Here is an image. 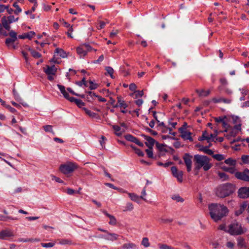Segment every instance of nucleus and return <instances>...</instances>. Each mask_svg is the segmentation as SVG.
<instances>
[{
  "instance_id": "nucleus-1",
  "label": "nucleus",
  "mask_w": 249,
  "mask_h": 249,
  "mask_svg": "<svg viewBox=\"0 0 249 249\" xmlns=\"http://www.w3.org/2000/svg\"><path fill=\"white\" fill-rule=\"evenodd\" d=\"M210 214L212 219L217 222L227 215L229 210L227 207L223 204L213 203L209 205Z\"/></svg>"
},
{
  "instance_id": "nucleus-2",
  "label": "nucleus",
  "mask_w": 249,
  "mask_h": 249,
  "mask_svg": "<svg viewBox=\"0 0 249 249\" xmlns=\"http://www.w3.org/2000/svg\"><path fill=\"white\" fill-rule=\"evenodd\" d=\"M194 160L196 170H199L202 167L204 171H208L212 166L210 159L206 156L196 155L194 156Z\"/></svg>"
},
{
  "instance_id": "nucleus-3",
  "label": "nucleus",
  "mask_w": 249,
  "mask_h": 249,
  "mask_svg": "<svg viewBox=\"0 0 249 249\" xmlns=\"http://www.w3.org/2000/svg\"><path fill=\"white\" fill-rule=\"evenodd\" d=\"M231 186L229 184H225L219 186L215 191L216 195L220 198H224L232 193Z\"/></svg>"
},
{
  "instance_id": "nucleus-4",
  "label": "nucleus",
  "mask_w": 249,
  "mask_h": 249,
  "mask_svg": "<svg viewBox=\"0 0 249 249\" xmlns=\"http://www.w3.org/2000/svg\"><path fill=\"white\" fill-rule=\"evenodd\" d=\"M245 230L241 224L237 221H234L228 226V232L232 235H238L243 233Z\"/></svg>"
},
{
  "instance_id": "nucleus-5",
  "label": "nucleus",
  "mask_w": 249,
  "mask_h": 249,
  "mask_svg": "<svg viewBox=\"0 0 249 249\" xmlns=\"http://www.w3.org/2000/svg\"><path fill=\"white\" fill-rule=\"evenodd\" d=\"M57 87L65 98L67 99L71 102H74L79 107L83 108L85 104L82 100L75 99L74 97H70L69 93L66 91L64 86L58 84Z\"/></svg>"
},
{
  "instance_id": "nucleus-6",
  "label": "nucleus",
  "mask_w": 249,
  "mask_h": 249,
  "mask_svg": "<svg viewBox=\"0 0 249 249\" xmlns=\"http://www.w3.org/2000/svg\"><path fill=\"white\" fill-rule=\"evenodd\" d=\"M78 167V165L75 163L68 162L60 165L59 170L63 174L68 175L72 173Z\"/></svg>"
},
{
  "instance_id": "nucleus-7",
  "label": "nucleus",
  "mask_w": 249,
  "mask_h": 249,
  "mask_svg": "<svg viewBox=\"0 0 249 249\" xmlns=\"http://www.w3.org/2000/svg\"><path fill=\"white\" fill-rule=\"evenodd\" d=\"M92 50V48L89 44L83 43L76 48V52L80 58H84L88 52Z\"/></svg>"
},
{
  "instance_id": "nucleus-8",
  "label": "nucleus",
  "mask_w": 249,
  "mask_h": 249,
  "mask_svg": "<svg viewBox=\"0 0 249 249\" xmlns=\"http://www.w3.org/2000/svg\"><path fill=\"white\" fill-rule=\"evenodd\" d=\"M18 17L15 18L13 15H10L7 17H3L1 18V23L3 27L7 30L9 31L10 29V24L18 20Z\"/></svg>"
},
{
  "instance_id": "nucleus-9",
  "label": "nucleus",
  "mask_w": 249,
  "mask_h": 249,
  "mask_svg": "<svg viewBox=\"0 0 249 249\" xmlns=\"http://www.w3.org/2000/svg\"><path fill=\"white\" fill-rule=\"evenodd\" d=\"M43 69L44 71L48 75V79L50 81L53 80L57 70L54 65L52 66L47 65Z\"/></svg>"
},
{
  "instance_id": "nucleus-10",
  "label": "nucleus",
  "mask_w": 249,
  "mask_h": 249,
  "mask_svg": "<svg viewBox=\"0 0 249 249\" xmlns=\"http://www.w3.org/2000/svg\"><path fill=\"white\" fill-rule=\"evenodd\" d=\"M235 177L238 179L244 181H249V170L245 169L243 171H237L235 173Z\"/></svg>"
},
{
  "instance_id": "nucleus-11",
  "label": "nucleus",
  "mask_w": 249,
  "mask_h": 249,
  "mask_svg": "<svg viewBox=\"0 0 249 249\" xmlns=\"http://www.w3.org/2000/svg\"><path fill=\"white\" fill-rule=\"evenodd\" d=\"M15 236L14 232L10 229H5L0 231V239H5L7 238L13 237Z\"/></svg>"
},
{
  "instance_id": "nucleus-12",
  "label": "nucleus",
  "mask_w": 249,
  "mask_h": 249,
  "mask_svg": "<svg viewBox=\"0 0 249 249\" xmlns=\"http://www.w3.org/2000/svg\"><path fill=\"white\" fill-rule=\"evenodd\" d=\"M179 131L181 134V137L185 140H189L193 141V138L191 137V133L185 130L183 127H181L179 129Z\"/></svg>"
},
{
  "instance_id": "nucleus-13",
  "label": "nucleus",
  "mask_w": 249,
  "mask_h": 249,
  "mask_svg": "<svg viewBox=\"0 0 249 249\" xmlns=\"http://www.w3.org/2000/svg\"><path fill=\"white\" fill-rule=\"evenodd\" d=\"M238 196L240 198H247L249 197V187H244L240 188L238 192Z\"/></svg>"
},
{
  "instance_id": "nucleus-14",
  "label": "nucleus",
  "mask_w": 249,
  "mask_h": 249,
  "mask_svg": "<svg viewBox=\"0 0 249 249\" xmlns=\"http://www.w3.org/2000/svg\"><path fill=\"white\" fill-rule=\"evenodd\" d=\"M171 171L174 177L176 178L179 182L182 181L183 173L181 171H178L176 167L173 166L171 168Z\"/></svg>"
},
{
  "instance_id": "nucleus-15",
  "label": "nucleus",
  "mask_w": 249,
  "mask_h": 249,
  "mask_svg": "<svg viewBox=\"0 0 249 249\" xmlns=\"http://www.w3.org/2000/svg\"><path fill=\"white\" fill-rule=\"evenodd\" d=\"M113 128L116 135L118 137L121 136L124 131V123L121 124V126L114 125L113 126Z\"/></svg>"
},
{
  "instance_id": "nucleus-16",
  "label": "nucleus",
  "mask_w": 249,
  "mask_h": 249,
  "mask_svg": "<svg viewBox=\"0 0 249 249\" xmlns=\"http://www.w3.org/2000/svg\"><path fill=\"white\" fill-rule=\"evenodd\" d=\"M191 157L188 154H186L183 158L184 162L187 167V170L188 172H190L192 169V160Z\"/></svg>"
},
{
  "instance_id": "nucleus-17",
  "label": "nucleus",
  "mask_w": 249,
  "mask_h": 249,
  "mask_svg": "<svg viewBox=\"0 0 249 249\" xmlns=\"http://www.w3.org/2000/svg\"><path fill=\"white\" fill-rule=\"evenodd\" d=\"M117 99L118 102L117 104L114 106V107H120V111L122 113H124V101L123 99H122L121 97H118Z\"/></svg>"
},
{
  "instance_id": "nucleus-18",
  "label": "nucleus",
  "mask_w": 249,
  "mask_h": 249,
  "mask_svg": "<svg viewBox=\"0 0 249 249\" xmlns=\"http://www.w3.org/2000/svg\"><path fill=\"white\" fill-rule=\"evenodd\" d=\"M144 137L145 140H146V145L149 148H152V147L155 142V140L149 136H145Z\"/></svg>"
},
{
  "instance_id": "nucleus-19",
  "label": "nucleus",
  "mask_w": 249,
  "mask_h": 249,
  "mask_svg": "<svg viewBox=\"0 0 249 249\" xmlns=\"http://www.w3.org/2000/svg\"><path fill=\"white\" fill-rule=\"evenodd\" d=\"M82 109L85 111V112L90 117L92 118L99 119V116L96 113H94L91 110L87 109L85 107H83Z\"/></svg>"
},
{
  "instance_id": "nucleus-20",
  "label": "nucleus",
  "mask_w": 249,
  "mask_h": 249,
  "mask_svg": "<svg viewBox=\"0 0 249 249\" xmlns=\"http://www.w3.org/2000/svg\"><path fill=\"white\" fill-rule=\"evenodd\" d=\"M35 33L34 31H30L23 35H19L18 37L20 39L28 38L31 39L35 35Z\"/></svg>"
},
{
  "instance_id": "nucleus-21",
  "label": "nucleus",
  "mask_w": 249,
  "mask_h": 249,
  "mask_svg": "<svg viewBox=\"0 0 249 249\" xmlns=\"http://www.w3.org/2000/svg\"><path fill=\"white\" fill-rule=\"evenodd\" d=\"M128 196L130 198L131 200L137 202L138 204L141 203V200L140 196L134 193H128Z\"/></svg>"
},
{
  "instance_id": "nucleus-22",
  "label": "nucleus",
  "mask_w": 249,
  "mask_h": 249,
  "mask_svg": "<svg viewBox=\"0 0 249 249\" xmlns=\"http://www.w3.org/2000/svg\"><path fill=\"white\" fill-rule=\"evenodd\" d=\"M104 237L106 240L113 241L117 239L118 235L115 233H111L107 232Z\"/></svg>"
},
{
  "instance_id": "nucleus-23",
  "label": "nucleus",
  "mask_w": 249,
  "mask_h": 249,
  "mask_svg": "<svg viewBox=\"0 0 249 249\" xmlns=\"http://www.w3.org/2000/svg\"><path fill=\"white\" fill-rule=\"evenodd\" d=\"M104 213L109 218L110 220L108 223L110 225H114L116 224V220L114 216L108 213L106 211L104 212Z\"/></svg>"
},
{
  "instance_id": "nucleus-24",
  "label": "nucleus",
  "mask_w": 249,
  "mask_h": 249,
  "mask_svg": "<svg viewBox=\"0 0 249 249\" xmlns=\"http://www.w3.org/2000/svg\"><path fill=\"white\" fill-rule=\"evenodd\" d=\"M237 246L240 249L246 248V243L245 240L241 237H239L237 239Z\"/></svg>"
},
{
  "instance_id": "nucleus-25",
  "label": "nucleus",
  "mask_w": 249,
  "mask_h": 249,
  "mask_svg": "<svg viewBox=\"0 0 249 249\" xmlns=\"http://www.w3.org/2000/svg\"><path fill=\"white\" fill-rule=\"evenodd\" d=\"M143 95V92L142 90H135L133 93L130 94V95L134 98L142 97Z\"/></svg>"
},
{
  "instance_id": "nucleus-26",
  "label": "nucleus",
  "mask_w": 249,
  "mask_h": 249,
  "mask_svg": "<svg viewBox=\"0 0 249 249\" xmlns=\"http://www.w3.org/2000/svg\"><path fill=\"white\" fill-rule=\"evenodd\" d=\"M55 53L59 55L62 58H65L67 57V54L63 49L60 48H57L55 50Z\"/></svg>"
},
{
  "instance_id": "nucleus-27",
  "label": "nucleus",
  "mask_w": 249,
  "mask_h": 249,
  "mask_svg": "<svg viewBox=\"0 0 249 249\" xmlns=\"http://www.w3.org/2000/svg\"><path fill=\"white\" fill-rule=\"evenodd\" d=\"M196 92L199 94L200 96H207L210 93V90H208L207 91L204 90V89H196Z\"/></svg>"
},
{
  "instance_id": "nucleus-28",
  "label": "nucleus",
  "mask_w": 249,
  "mask_h": 249,
  "mask_svg": "<svg viewBox=\"0 0 249 249\" xmlns=\"http://www.w3.org/2000/svg\"><path fill=\"white\" fill-rule=\"evenodd\" d=\"M137 246L134 243L127 242L125 243V249H137Z\"/></svg>"
},
{
  "instance_id": "nucleus-29",
  "label": "nucleus",
  "mask_w": 249,
  "mask_h": 249,
  "mask_svg": "<svg viewBox=\"0 0 249 249\" xmlns=\"http://www.w3.org/2000/svg\"><path fill=\"white\" fill-rule=\"evenodd\" d=\"M13 6L16 8V10L14 11V13L15 15H18L21 12L22 9L19 7L17 2L14 3Z\"/></svg>"
},
{
  "instance_id": "nucleus-30",
  "label": "nucleus",
  "mask_w": 249,
  "mask_h": 249,
  "mask_svg": "<svg viewBox=\"0 0 249 249\" xmlns=\"http://www.w3.org/2000/svg\"><path fill=\"white\" fill-rule=\"evenodd\" d=\"M216 135H217L216 133L215 134H209L206 131V136H207V137L209 138V139H206V140L207 141V142H213V141H214V139H215V137L216 136Z\"/></svg>"
},
{
  "instance_id": "nucleus-31",
  "label": "nucleus",
  "mask_w": 249,
  "mask_h": 249,
  "mask_svg": "<svg viewBox=\"0 0 249 249\" xmlns=\"http://www.w3.org/2000/svg\"><path fill=\"white\" fill-rule=\"evenodd\" d=\"M172 199H173L174 200L176 201L177 202L182 203L184 201V199L183 198H182L181 197H180L178 195H174L172 196Z\"/></svg>"
},
{
  "instance_id": "nucleus-32",
  "label": "nucleus",
  "mask_w": 249,
  "mask_h": 249,
  "mask_svg": "<svg viewBox=\"0 0 249 249\" xmlns=\"http://www.w3.org/2000/svg\"><path fill=\"white\" fill-rule=\"evenodd\" d=\"M43 128L44 130V131L46 132H50L53 133V134H54L53 129V126L51 125H44L43 126Z\"/></svg>"
},
{
  "instance_id": "nucleus-33",
  "label": "nucleus",
  "mask_w": 249,
  "mask_h": 249,
  "mask_svg": "<svg viewBox=\"0 0 249 249\" xmlns=\"http://www.w3.org/2000/svg\"><path fill=\"white\" fill-rule=\"evenodd\" d=\"M200 150L210 155H213V150L209 149L207 146L202 147L200 148Z\"/></svg>"
},
{
  "instance_id": "nucleus-34",
  "label": "nucleus",
  "mask_w": 249,
  "mask_h": 249,
  "mask_svg": "<svg viewBox=\"0 0 249 249\" xmlns=\"http://www.w3.org/2000/svg\"><path fill=\"white\" fill-rule=\"evenodd\" d=\"M29 51H30L31 54L32 55V56L35 58H39L41 56L40 53H39L38 52H37L33 49H29Z\"/></svg>"
},
{
  "instance_id": "nucleus-35",
  "label": "nucleus",
  "mask_w": 249,
  "mask_h": 249,
  "mask_svg": "<svg viewBox=\"0 0 249 249\" xmlns=\"http://www.w3.org/2000/svg\"><path fill=\"white\" fill-rule=\"evenodd\" d=\"M106 70L107 71V73L109 75L111 78H114V76L113 74L114 72V70L111 67H106Z\"/></svg>"
},
{
  "instance_id": "nucleus-36",
  "label": "nucleus",
  "mask_w": 249,
  "mask_h": 249,
  "mask_svg": "<svg viewBox=\"0 0 249 249\" xmlns=\"http://www.w3.org/2000/svg\"><path fill=\"white\" fill-rule=\"evenodd\" d=\"M59 243L60 245H71V244H72L71 241L69 239H63L59 240Z\"/></svg>"
},
{
  "instance_id": "nucleus-37",
  "label": "nucleus",
  "mask_w": 249,
  "mask_h": 249,
  "mask_svg": "<svg viewBox=\"0 0 249 249\" xmlns=\"http://www.w3.org/2000/svg\"><path fill=\"white\" fill-rule=\"evenodd\" d=\"M13 95L14 96L15 99L18 102L21 103L22 101V99L20 97L19 95L17 93L15 89L13 90Z\"/></svg>"
},
{
  "instance_id": "nucleus-38",
  "label": "nucleus",
  "mask_w": 249,
  "mask_h": 249,
  "mask_svg": "<svg viewBox=\"0 0 249 249\" xmlns=\"http://www.w3.org/2000/svg\"><path fill=\"white\" fill-rule=\"evenodd\" d=\"M224 162L226 164L231 166H234L236 164V161L231 158L226 160Z\"/></svg>"
},
{
  "instance_id": "nucleus-39",
  "label": "nucleus",
  "mask_w": 249,
  "mask_h": 249,
  "mask_svg": "<svg viewBox=\"0 0 249 249\" xmlns=\"http://www.w3.org/2000/svg\"><path fill=\"white\" fill-rule=\"evenodd\" d=\"M134 209V206L131 202H127L125 205V211H131Z\"/></svg>"
},
{
  "instance_id": "nucleus-40",
  "label": "nucleus",
  "mask_w": 249,
  "mask_h": 249,
  "mask_svg": "<svg viewBox=\"0 0 249 249\" xmlns=\"http://www.w3.org/2000/svg\"><path fill=\"white\" fill-rule=\"evenodd\" d=\"M16 40L12 38H7L6 39L5 44L8 47H9L10 45H13Z\"/></svg>"
},
{
  "instance_id": "nucleus-41",
  "label": "nucleus",
  "mask_w": 249,
  "mask_h": 249,
  "mask_svg": "<svg viewBox=\"0 0 249 249\" xmlns=\"http://www.w3.org/2000/svg\"><path fill=\"white\" fill-rule=\"evenodd\" d=\"M226 246L229 249H233L235 244L231 241H228L226 243Z\"/></svg>"
},
{
  "instance_id": "nucleus-42",
  "label": "nucleus",
  "mask_w": 249,
  "mask_h": 249,
  "mask_svg": "<svg viewBox=\"0 0 249 249\" xmlns=\"http://www.w3.org/2000/svg\"><path fill=\"white\" fill-rule=\"evenodd\" d=\"M142 244L145 248L148 247L150 246L148 239L146 237L143 238L142 241Z\"/></svg>"
},
{
  "instance_id": "nucleus-43",
  "label": "nucleus",
  "mask_w": 249,
  "mask_h": 249,
  "mask_svg": "<svg viewBox=\"0 0 249 249\" xmlns=\"http://www.w3.org/2000/svg\"><path fill=\"white\" fill-rule=\"evenodd\" d=\"M137 138L132 136L131 135L127 134L125 135V140L135 142V141L136 140Z\"/></svg>"
},
{
  "instance_id": "nucleus-44",
  "label": "nucleus",
  "mask_w": 249,
  "mask_h": 249,
  "mask_svg": "<svg viewBox=\"0 0 249 249\" xmlns=\"http://www.w3.org/2000/svg\"><path fill=\"white\" fill-rule=\"evenodd\" d=\"M213 157L214 159L218 161H221L224 159V157L223 155L221 154H215L213 155Z\"/></svg>"
},
{
  "instance_id": "nucleus-45",
  "label": "nucleus",
  "mask_w": 249,
  "mask_h": 249,
  "mask_svg": "<svg viewBox=\"0 0 249 249\" xmlns=\"http://www.w3.org/2000/svg\"><path fill=\"white\" fill-rule=\"evenodd\" d=\"M218 175L219 178L221 179L222 180H226L228 179V176L224 173L219 172Z\"/></svg>"
},
{
  "instance_id": "nucleus-46",
  "label": "nucleus",
  "mask_w": 249,
  "mask_h": 249,
  "mask_svg": "<svg viewBox=\"0 0 249 249\" xmlns=\"http://www.w3.org/2000/svg\"><path fill=\"white\" fill-rule=\"evenodd\" d=\"M76 84L80 87L82 86L83 85H84L85 87H87V82L85 81V78H83L82 80L80 81L76 82Z\"/></svg>"
},
{
  "instance_id": "nucleus-47",
  "label": "nucleus",
  "mask_w": 249,
  "mask_h": 249,
  "mask_svg": "<svg viewBox=\"0 0 249 249\" xmlns=\"http://www.w3.org/2000/svg\"><path fill=\"white\" fill-rule=\"evenodd\" d=\"M41 246L44 248H51L54 246V243H41Z\"/></svg>"
},
{
  "instance_id": "nucleus-48",
  "label": "nucleus",
  "mask_w": 249,
  "mask_h": 249,
  "mask_svg": "<svg viewBox=\"0 0 249 249\" xmlns=\"http://www.w3.org/2000/svg\"><path fill=\"white\" fill-rule=\"evenodd\" d=\"M141 194H142L141 196H140V198L141 199H142V200L146 201V199L145 197V196H146L147 194H146V190H145V188H144L142 189V193H141Z\"/></svg>"
},
{
  "instance_id": "nucleus-49",
  "label": "nucleus",
  "mask_w": 249,
  "mask_h": 249,
  "mask_svg": "<svg viewBox=\"0 0 249 249\" xmlns=\"http://www.w3.org/2000/svg\"><path fill=\"white\" fill-rule=\"evenodd\" d=\"M152 148L147 149L145 150V152L147 155L148 158H152L153 157V154L152 150Z\"/></svg>"
},
{
  "instance_id": "nucleus-50",
  "label": "nucleus",
  "mask_w": 249,
  "mask_h": 249,
  "mask_svg": "<svg viewBox=\"0 0 249 249\" xmlns=\"http://www.w3.org/2000/svg\"><path fill=\"white\" fill-rule=\"evenodd\" d=\"M3 107H5L12 113H15L17 112V110L13 107H11L10 106L6 104L5 103V105H2Z\"/></svg>"
},
{
  "instance_id": "nucleus-51",
  "label": "nucleus",
  "mask_w": 249,
  "mask_h": 249,
  "mask_svg": "<svg viewBox=\"0 0 249 249\" xmlns=\"http://www.w3.org/2000/svg\"><path fill=\"white\" fill-rule=\"evenodd\" d=\"M63 25L68 29H69V31H71V32H73V30L72 26H71L69 23H68L66 21H64Z\"/></svg>"
},
{
  "instance_id": "nucleus-52",
  "label": "nucleus",
  "mask_w": 249,
  "mask_h": 249,
  "mask_svg": "<svg viewBox=\"0 0 249 249\" xmlns=\"http://www.w3.org/2000/svg\"><path fill=\"white\" fill-rule=\"evenodd\" d=\"M9 36L11 37V38H12L15 40L17 39V34L15 31H11L9 32Z\"/></svg>"
},
{
  "instance_id": "nucleus-53",
  "label": "nucleus",
  "mask_w": 249,
  "mask_h": 249,
  "mask_svg": "<svg viewBox=\"0 0 249 249\" xmlns=\"http://www.w3.org/2000/svg\"><path fill=\"white\" fill-rule=\"evenodd\" d=\"M218 229L228 232V226H226L225 224H221L219 226Z\"/></svg>"
},
{
  "instance_id": "nucleus-54",
  "label": "nucleus",
  "mask_w": 249,
  "mask_h": 249,
  "mask_svg": "<svg viewBox=\"0 0 249 249\" xmlns=\"http://www.w3.org/2000/svg\"><path fill=\"white\" fill-rule=\"evenodd\" d=\"M172 162H166L165 163H163L161 162H158L157 163V164L159 165V166H163L165 167H168L169 166H170V165L172 164Z\"/></svg>"
},
{
  "instance_id": "nucleus-55",
  "label": "nucleus",
  "mask_w": 249,
  "mask_h": 249,
  "mask_svg": "<svg viewBox=\"0 0 249 249\" xmlns=\"http://www.w3.org/2000/svg\"><path fill=\"white\" fill-rule=\"evenodd\" d=\"M206 139H209V138L206 136V131H204L203 132L202 136L198 139V140L202 141L205 140H206Z\"/></svg>"
},
{
  "instance_id": "nucleus-56",
  "label": "nucleus",
  "mask_w": 249,
  "mask_h": 249,
  "mask_svg": "<svg viewBox=\"0 0 249 249\" xmlns=\"http://www.w3.org/2000/svg\"><path fill=\"white\" fill-rule=\"evenodd\" d=\"M129 89L131 91L134 92L137 89V86L134 83H131L129 86Z\"/></svg>"
},
{
  "instance_id": "nucleus-57",
  "label": "nucleus",
  "mask_w": 249,
  "mask_h": 249,
  "mask_svg": "<svg viewBox=\"0 0 249 249\" xmlns=\"http://www.w3.org/2000/svg\"><path fill=\"white\" fill-rule=\"evenodd\" d=\"M222 125L223 128L225 129V131H227L228 128L229 127V125L228 124V123L226 122L225 120H224L222 123Z\"/></svg>"
},
{
  "instance_id": "nucleus-58",
  "label": "nucleus",
  "mask_w": 249,
  "mask_h": 249,
  "mask_svg": "<svg viewBox=\"0 0 249 249\" xmlns=\"http://www.w3.org/2000/svg\"><path fill=\"white\" fill-rule=\"evenodd\" d=\"M32 240H33V239H32L31 238L24 239V238H19L18 239V241H19L20 242H28L32 241Z\"/></svg>"
},
{
  "instance_id": "nucleus-59",
  "label": "nucleus",
  "mask_w": 249,
  "mask_h": 249,
  "mask_svg": "<svg viewBox=\"0 0 249 249\" xmlns=\"http://www.w3.org/2000/svg\"><path fill=\"white\" fill-rule=\"evenodd\" d=\"M227 171L231 173L234 174L235 175V173H236L237 171H236V169L234 166L229 167L227 168Z\"/></svg>"
},
{
  "instance_id": "nucleus-60",
  "label": "nucleus",
  "mask_w": 249,
  "mask_h": 249,
  "mask_svg": "<svg viewBox=\"0 0 249 249\" xmlns=\"http://www.w3.org/2000/svg\"><path fill=\"white\" fill-rule=\"evenodd\" d=\"M106 22L103 21H99V25L97 27L98 29H102L104 28L106 25Z\"/></svg>"
},
{
  "instance_id": "nucleus-61",
  "label": "nucleus",
  "mask_w": 249,
  "mask_h": 249,
  "mask_svg": "<svg viewBox=\"0 0 249 249\" xmlns=\"http://www.w3.org/2000/svg\"><path fill=\"white\" fill-rule=\"evenodd\" d=\"M160 249H173V248L167 245L162 244L160 246Z\"/></svg>"
},
{
  "instance_id": "nucleus-62",
  "label": "nucleus",
  "mask_w": 249,
  "mask_h": 249,
  "mask_svg": "<svg viewBox=\"0 0 249 249\" xmlns=\"http://www.w3.org/2000/svg\"><path fill=\"white\" fill-rule=\"evenodd\" d=\"M232 121L233 122V123L235 124H237L238 123H241L240 118L238 117L237 116H234L232 117Z\"/></svg>"
},
{
  "instance_id": "nucleus-63",
  "label": "nucleus",
  "mask_w": 249,
  "mask_h": 249,
  "mask_svg": "<svg viewBox=\"0 0 249 249\" xmlns=\"http://www.w3.org/2000/svg\"><path fill=\"white\" fill-rule=\"evenodd\" d=\"M173 221L172 219L161 218L160 222L163 223H171Z\"/></svg>"
},
{
  "instance_id": "nucleus-64",
  "label": "nucleus",
  "mask_w": 249,
  "mask_h": 249,
  "mask_svg": "<svg viewBox=\"0 0 249 249\" xmlns=\"http://www.w3.org/2000/svg\"><path fill=\"white\" fill-rule=\"evenodd\" d=\"M157 147L160 150V151H163L164 149V145L161 144H160L158 142H156V143Z\"/></svg>"
}]
</instances>
